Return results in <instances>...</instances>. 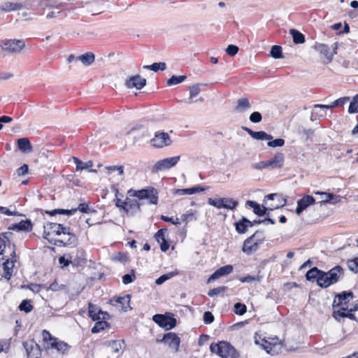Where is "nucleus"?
<instances>
[{
	"mask_svg": "<svg viewBox=\"0 0 358 358\" xmlns=\"http://www.w3.org/2000/svg\"><path fill=\"white\" fill-rule=\"evenodd\" d=\"M59 263L62 265L63 267H66L71 264L73 265L72 256H70L69 258H66L64 256L60 257L59 258Z\"/></svg>",
	"mask_w": 358,
	"mask_h": 358,
	"instance_id": "nucleus-61",
	"label": "nucleus"
},
{
	"mask_svg": "<svg viewBox=\"0 0 358 358\" xmlns=\"http://www.w3.org/2000/svg\"><path fill=\"white\" fill-rule=\"evenodd\" d=\"M141 203H138L136 200L127 198L124 201V206H123L124 209L122 211L129 216H133L141 211Z\"/></svg>",
	"mask_w": 358,
	"mask_h": 358,
	"instance_id": "nucleus-14",
	"label": "nucleus"
},
{
	"mask_svg": "<svg viewBox=\"0 0 358 358\" xmlns=\"http://www.w3.org/2000/svg\"><path fill=\"white\" fill-rule=\"evenodd\" d=\"M73 266H83L86 262L85 253L83 250H77L76 256H72Z\"/></svg>",
	"mask_w": 358,
	"mask_h": 358,
	"instance_id": "nucleus-29",
	"label": "nucleus"
},
{
	"mask_svg": "<svg viewBox=\"0 0 358 358\" xmlns=\"http://www.w3.org/2000/svg\"><path fill=\"white\" fill-rule=\"evenodd\" d=\"M157 343H164L176 352L178 350L180 339L176 333L169 332L164 334L162 339H157Z\"/></svg>",
	"mask_w": 358,
	"mask_h": 358,
	"instance_id": "nucleus-11",
	"label": "nucleus"
},
{
	"mask_svg": "<svg viewBox=\"0 0 358 358\" xmlns=\"http://www.w3.org/2000/svg\"><path fill=\"white\" fill-rule=\"evenodd\" d=\"M233 266L228 264L223 266L218 269H217L208 279V283H210L212 281H214L221 277L227 275L232 273L233 271Z\"/></svg>",
	"mask_w": 358,
	"mask_h": 358,
	"instance_id": "nucleus-17",
	"label": "nucleus"
},
{
	"mask_svg": "<svg viewBox=\"0 0 358 358\" xmlns=\"http://www.w3.org/2000/svg\"><path fill=\"white\" fill-rule=\"evenodd\" d=\"M161 220L164 222H171L173 224L176 225V226H178L180 224V222L179 221V218H178V217H176V220H174L173 217H169L168 216L162 215Z\"/></svg>",
	"mask_w": 358,
	"mask_h": 358,
	"instance_id": "nucleus-63",
	"label": "nucleus"
},
{
	"mask_svg": "<svg viewBox=\"0 0 358 358\" xmlns=\"http://www.w3.org/2000/svg\"><path fill=\"white\" fill-rule=\"evenodd\" d=\"M44 229H47V230H50L51 234L55 235H60V224L53 223V222H47L44 224Z\"/></svg>",
	"mask_w": 358,
	"mask_h": 358,
	"instance_id": "nucleus-41",
	"label": "nucleus"
},
{
	"mask_svg": "<svg viewBox=\"0 0 358 358\" xmlns=\"http://www.w3.org/2000/svg\"><path fill=\"white\" fill-rule=\"evenodd\" d=\"M167 229H161L158 230L157 232L155 234V239L159 243L166 241V239L165 238V233Z\"/></svg>",
	"mask_w": 358,
	"mask_h": 358,
	"instance_id": "nucleus-54",
	"label": "nucleus"
},
{
	"mask_svg": "<svg viewBox=\"0 0 358 358\" xmlns=\"http://www.w3.org/2000/svg\"><path fill=\"white\" fill-rule=\"evenodd\" d=\"M178 274V271H172V272H169V273L163 274L160 277H159L157 279H156L155 283L158 285H162L165 281H166L167 280L171 278L172 277H173Z\"/></svg>",
	"mask_w": 358,
	"mask_h": 358,
	"instance_id": "nucleus-42",
	"label": "nucleus"
},
{
	"mask_svg": "<svg viewBox=\"0 0 358 358\" xmlns=\"http://www.w3.org/2000/svg\"><path fill=\"white\" fill-rule=\"evenodd\" d=\"M350 100V98L348 96H344L339 98L332 102L331 104H329V108L330 109L334 108V107H338V106H343L344 104H345L348 101Z\"/></svg>",
	"mask_w": 358,
	"mask_h": 358,
	"instance_id": "nucleus-48",
	"label": "nucleus"
},
{
	"mask_svg": "<svg viewBox=\"0 0 358 358\" xmlns=\"http://www.w3.org/2000/svg\"><path fill=\"white\" fill-rule=\"evenodd\" d=\"M152 320L166 330L172 329L177 324L174 315L169 312H166L165 314H155L152 316Z\"/></svg>",
	"mask_w": 358,
	"mask_h": 358,
	"instance_id": "nucleus-5",
	"label": "nucleus"
},
{
	"mask_svg": "<svg viewBox=\"0 0 358 358\" xmlns=\"http://www.w3.org/2000/svg\"><path fill=\"white\" fill-rule=\"evenodd\" d=\"M99 310H100V309L96 305H94L91 303H89V306H88L89 317H90L92 320H101L100 313H99Z\"/></svg>",
	"mask_w": 358,
	"mask_h": 358,
	"instance_id": "nucleus-38",
	"label": "nucleus"
},
{
	"mask_svg": "<svg viewBox=\"0 0 358 358\" xmlns=\"http://www.w3.org/2000/svg\"><path fill=\"white\" fill-rule=\"evenodd\" d=\"M355 298L354 294L352 291H343L339 294H336L332 303L334 309L338 306H348L349 299H352Z\"/></svg>",
	"mask_w": 358,
	"mask_h": 358,
	"instance_id": "nucleus-12",
	"label": "nucleus"
},
{
	"mask_svg": "<svg viewBox=\"0 0 358 358\" xmlns=\"http://www.w3.org/2000/svg\"><path fill=\"white\" fill-rule=\"evenodd\" d=\"M251 104L248 98L242 97L238 99L237 106L234 108V110L237 113H243L246 110L250 108Z\"/></svg>",
	"mask_w": 358,
	"mask_h": 358,
	"instance_id": "nucleus-28",
	"label": "nucleus"
},
{
	"mask_svg": "<svg viewBox=\"0 0 358 358\" xmlns=\"http://www.w3.org/2000/svg\"><path fill=\"white\" fill-rule=\"evenodd\" d=\"M227 289H228L227 287H225V286L213 288L208 291V295L210 297H213V296H215L220 293L224 292L226 290H227Z\"/></svg>",
	"mask_w": 358,
	"mask_h": 358,
	"instance_id": "nucleus-53",
	"label": "nucleus"
},
{
	"mask_svg": "<svg viewBox=\"0 0 358 358\" xmlns=\"http://www.w3.org/2000/svg\"><path fill=\"white\" fill-rule=\"evenodd\" d=\"M180 156H175L172 157L165 158L162 160L157 161L152 166L151 171L152 173H157L160 171H165L170 169L175 166L180 160Z\"/></svg>",
	"mask_w": 358,
	"mask_h": 358,
	"instance_id": "nucleus-6",
	"label": "nucleus"
},
{
	"mask_svg": "<svg viewBox=\"0 0 358 358\" xmlns=\"http://www.w3.org/2000/svg\"><path fill=\"white\" fill-rule=\"evenodd\" d=\"M187 78L186 76H172L166 82L167 85L171 86L182 83Z\"/></svg>",
	"mask_w": 358,
	"mask_h": 358,
	"instance_id": "nucleus-44",
	"label": "nucleus"
},
{
	"mask_svg": "<svg viewBox=\"0 0 358 358\" xmlns=\"http://www.w3.org/2000/svg\"><path fill=\"white\" fill-rule=\"evenodd\" d=\"M24 348L26 350L27 358H39L41 351L39 345L33 339L23 343Z\"/></svg>",
	"mask_w": 358,
	"mask_h": 358,
	"instance_id": "nucleus-13",
	"label": "nucleus"
},
{
	"mask_svg": "<svg viewBox=\"0 0 358 358\" xmlns=\"http://www.w3.org/2000/svg\"><path fill=\"white\" fill-rule=\"evenodd\" d=\"M214 315L210 311H206L203 313V320L205 324H209L214 321Z\"/></svg>",
	"mask_w": 358,
	"mask_h": 358,
	"instance_id": "nucleus-58",
	"label": "nucleus"
},
{
	"mask_svg": "<svg viewBox=\"0 0 358 358\" xmlns=\"http://www.w3.org/2000/svg\"><path fill=\"white\" fill-rule=\"evenodd\" d=\"M348 266L349 269L354 273L358 272V263L356 261V258L348 261Z\"/></svg>",
	"mask_w": 358,
	"mask_h": 358,
	"instance_id": "nucleus-60",
	"label": "nucleus"
},
{
	"mask_svg": "<svg viewBox=\"0 0 358 358\" xmlns=\"http://www.w3.org/2000/svg\"><path fill=\"white\" fill-rule=\"evenodd\" d=\"M130 299L131 296L129 294H127L124 296L113 297L110 299V303L113 306L119 305L118 307L122 310L127 312L128 309H131L129 306Z\"/></svg>",
	"mask_w": 358,
	"mask_h": 358,
	"instance_id": "nucleus-16",
	"label": "nucleus"
},
{
	"mask_svg": "<svg viewBox=\"0 0 358 358\" xmlns=\"http://www.w3.org/2000/svg\"><path fill=\"white\" fill-rule=\"evenodd\" d=\"M125 85L127 88L141 90L146 85V79L139 75L132 76L126 79Z\"/></svg>",
	"mask_w": 358,
	"mask_h": 358,
	"instance_id": "nucleus-15",
	"label": "nucleus"
},
{
	"mask_svg": "<svg viewBox=\"0 0 358 358\" xmlns=\"http://www.w3.org/2000/svg\"><path fill=\"white\" fill-rule=\"evenodd\" d=\"M134 196L139 199H149V203L150 204L155 205L158 202V192L153 187H148L138 190L135 192Z\"/></svg>",
	"mask_w": 358,
	"mask_h": 358,
	"instance_id": "nucleus-8",
	"label": "nucleus"
},
{
	"mask_svg": "<svg viewBox=\"0 0 358 358\" xmlns=\"http://www.w3.org/2000/svg\"><path fill=\"white\" fill-rule=\"evenodd\" d=\"M1 50H6L12 53H19L24 48L25 43L23 40L10 39L2 41Z\"/></svg>",
	"mask_w": 358,
	"mask_h": 358,
	"instance_id": "nucleus-9",
	"label": "nucleus"
},
{
	"mask_svg": "<svg viewBox=\"0 0 358 358\" xmlns=\"http://www.w3.org/2000/svg\"><path fill=\"white\" fill-rule=\"evenodd\" d=\"M136 279L135 271L134 269L131 270L130 273L125 274L122 276V282L124 285H128L132 282H134Z\"/></svg>",
	"mask_w": 358,
	"mask_h": 358,
	"instance_id": "nucleus-51",
	"label": "nucleus"
},
{
	"mask_svg": "<svg viewBox=\"0 0 358 358\" xmlns=\"http://www.w3.org/2000/svg\"><path fill=\"white\" fill-rule=\"evenodd\" d=\"M19 309L26 313H30L33 310V306L31 301L29 299H24L19 305Z\"/></svg>",
	"mask_w": 358,
	"mask_h": 358,
	"instance_id": "nucleus-46",
	"label": "nucleus"
},
{
	"mask_svg": "<svg viewBox=\"0 0 358 358\" xmlns=\"http://www.w3.org/2000/svg\"><path fill=\"white\" fill-rule=\"evenodd\" d=\"M73 159L76 164V171H83V169H89L90 172H96V170L92 169L93 166V162L92 161H88L87 162H83L78 157H73Z\"/></svg>",
	"mask_w": 358,
	"mask_h": 358,
	"instance_id": "nucleus-26",
	"label": "nucleus"
},
{
	"mask_svg": "<svg viewBox=\"0 0 358 358\" xmlns=\"http://www.w3.org/2000/svg\"><path fill=\"white\" fill-rule=\"evenodd\" d=\"M181 220L182 222H185L186 223H187L188 222L196 220V217L195 216L194 213L190 212V213H187L182 214L181 215Z\"/></svg>",
	"mask_w": 358,
	"mask_h": 358,
	"instance_id": "nucleus-57",
	"label": "nucleus"
},
{
	"mask_svg": "<svg viewBox=\"0 0 358 358\" xmlns=\"http://www.w3.org/2000/svg\"><path fill=\"white\" fill-rule=\"evenodd\" d=\"M195 191L194 189H192V187L189 188H185V189H174V194L176 195H185V194H193L194 192Z\"/></svg>",
	"mask_w": 358,
	"mask_h": 358,
	"instance_id": "nucleus-55",
	"label": "nucleus"
},
{
	"mask_svg": "<svg viewBox=\"0 0 358 358\" xmlns=\"http://www.w3.org/2000/svg\"><path fill=\"white\" fill-rule=\"evenodd\" d=\"M9 230H13L17 231H29L32 229L31 221L29 219L21 220L18 223L13 224L8 227Z\"/></svg>",
	"mask_w": 358,
	"mask_h": 358,
	"instance_id": "nucleus-20",
	"label": "nucleus"
},
{
	"mask_svg": "<svg viewBox=\"0 0 358 358\" xmlns=\"http://www.w3.org/2000/svg\"><path fill=\"white\" fill-rule=\"evenodd\" d=\"M210 350L221 358H238L239 357L237 350L229 342L224 341L211 343Z\"/></svg>",
	"mask_w": 358,
	"mask_h": 358,
	"instance_id": "nucleus-3",
	"label": "nucleus"
},
{
	"mask_svg": "<svg viewBox=\"0 0 358 358\" xmlns=\"http://www.w3.org/2000/svg\"><path fill=\"white\" fill-rule=\"evenodd\" d=\"M50 348L56 349L59 352L64 354L69 350L70 345L64 341H59L58 338H57L51 343Z\"/></svg>",
	"mask_w": 358,
	"mask_h": 358,
	"instance_id": "nucleus-30",
	"label": "nucleus"
},
{
	"mask_svg": "<svg viewBox=\"0 0 358 358\" xmlns=\"http://www.w3.org/2000/svg\"><path fill=\"white\" fill-rule=\"evenodd\" d=\"M249 120L253 123H259L262 120V115L259 112L255 111L250 114Z\"/></svg>",
	"mask_w": 358,
	"mask_h": 358,
	"instance_id": "nucleus-56",
	"label": "nucleus"
},
{
	"mask_svg": "<svg viewBox=\"0 0 358 358\" xmlns=\"http://www.w3.org/2000/svg\"><path fill=\"white\" fill-rule=\"evenodd\" d=\"M250 226V220L245 217H242L241 220L234 223L236 232L239 234H244L247 232Z\"/></svg>",
	"mask_w": 358,
	"mask_h": 358,
	"instance_id": "nucleus-23",
	"label": "nucleus"
},
{
	"mask_svg": "<svg viewBox=\"0 0 358 358\" xmlns=\"http://www.w3.org/2000/svg\"><path fill=\"white\" fill-rule=\"evenodd\" d=\"M11 261L8 259L6 261L3 263V273L2 276L8 280H9L13 273V267L14 266V262L16 261V259H13L15 257L11 256Z\"/></svg>",
	"mask_w": 358,
	"mask_h": 358,
	"instance_id": "nucleus-25",
	"label": "nucleus"
},
{
	"mask_svg": "<svg viewBox=\"0 0 358 358\" xmlns=\"http://www.w3.org/2000/svg\"><path fill=\"white\" fill-rule=\"evenodd\" d=\"M251 237H253L254 241L257 243L258 246L263 243L264 241V231H256Z\"/></svg>",
	"mask_w": 358,
	"mask_h": 358,
	"instance_id": "nucleus-52",
	"label": "nucleus"
},
{
	"mask_svg": "<svg viewBox=\"0 0 358 358\" xmlns=\"http://www.w3.org/2000/svg\"><path fill=\"white\" fill-rule=\"evenodd\" d=\"M43 340L48 345L47 348L51 347V343L53 342L54 340H56L57 338L53 337L48 331L43 330L42 332Z\"/></svg>",
	"mask_w": 358,
	"mask_h": 358,
	"instance_id": "nucleus-50",
	"label": "nucleus"
},
{
	"mask_svg": "<svg viewBox=\"0 0 358 358\" xmlns=\"http://www.w3.org/2000/svg\"><path fill=\"white\" fill-rule=\"evenodd\" d=\"M76 59L80 61L85 66H90L94 62L95 55L92 52H87L76 57Z\"/></svg>",
	"mask_w": 358,
	"mask_h": 358,
	"instance_id": "nucleus-34",
	"label": "nucleus"
},
{
	"mask_svg": "<svg viewBox=\"0 0 358 358\" xmlns=\"http://www.w3.org/2000/svg\"><path fill=\"white\" fill-rule=\"evenodd\" d=\"M23 8L20 3L5 2L0 6V9L5 12L17 10Z\"/></svg>",
	"mask_w": 358,
	"mask_h": 358,
	"instance_id": "nucleus-33",
	"label": "nucleus"
},
{
	"mask_svg": "<svg viewBox=\"0 0 358 358\" xmlns=\"http://www.w3.org/2000/svg\"><path fill=\"white\" fill-rule=\"evenodd\" d=\"M315 202V198L311 195H306L297 201V207L296 208V213L299 215L310 205L314 204Z\"/></svg>",
	"mask_w": 358,
	"mask_h": 358,
	"instance_id": "nucleus-18",
	"label": "nucleus"
},
{
	"mask_svg": "<svg viewBox=\"0 0 358 358\" xmlns=\"http://www.w3.org/2000/svg\"><path fill=\"white\" fill-rule=\"evenodd\" d=\"M338 310H334L332 313V317L338 322H341L342 318L346 317V313L348 310V306H339Z\"/></svg>",
	"mask_w": 358,
	"mask_h": 358,
	"instance_id": "nucleus-36",
	"label": "nucleus"
},
{
	"mask_svg": "<svg viewBox=\"0 0 358 358\" xmlns=\"http://www.w3.org/2000/svg\"><path fill=\"white\" fill-rule=\"evenodd\" d=\"M111 352L118 353L121 349L124 346V342L123 340L119 341H106L104 343Z\"/></svg>",
	"mask_w": 358,
	"mask_h": 358,
	"instance_id": "nucleus-27",
	"label": "nucleus"
},
{
	"mask_svg": "<svg viewBox=\"0 0 358 358\" xmlns=\"http://www.w3.org/2000/svg\"><path fill=\"white\" fill-rule=\"evenodd\" d=\"M259 248L257 243L254 241L253 237H248L243 243V252L247 255H250L256 252Z\"/></svg>",
	"mask_w": 358,
	"mask_h": 358,
	"instance_id": "nucleus-22",
	"label": "nucleus"
},
{
	"mask_svg": "<svg viewBox=\"0 0 358 358\" xmlns=\"http://www.w3.org/2000/svg\"><path fill=\"white\" fill-rule=\"evenodd\" d=\"M29 166L27 164H23L20 168L17 169V173L19 176H24L28 173Z\"/></svg>",
	"mask_w": 358,
	"mask_h": 358,
	"instance_id": "nucleus-64",
	"label": "nucleus"
},
{
	"mask_svg": "<svg viewBox=\"0 0 358 358\" xmlns=\"http://www.w3.org/2000/svg\"><path fill=\"white\" fill-rule=\"evenodd\" d=\"M267 161L269 170L280 169L283 166L285 162L284 154L282 152H276L273 158Z\"/></svg>",
	"mask_w": 358,
	"mask_h": 358,
	"instance_id": "nucleus-19",
	"label": "nucleus"
},
{
	"mask_svg": "<svg viewBox=\"0 0 358 358\" xmlns=\"http://www.w3.org/2000/svg\"><path fill=\"white\" fill-rule=\"evenodd\" d=\"M143 68L157 72L159 70L164 71L166 69V64L164 62H155L151 65H145Z\"/></svg>",
	"mask_w": 358,
	"mask_h": 358,
	"instance_id": "nucleus-40",
	"label": "nucleus"
},
{
	"mask_svg": "<svg viewBox=\"0 0 358 358\" xmlns=\"http://www.w3.org/2000/svg\"><path fill=\"white\" fill-rule=\"evenodd\" d=\"M234 313L238 315H243L247 311V307L245 304L237 302L234 304Z\"/></svg>",
	"mask_w": 358,
	"mask_h": 358,
	"instance_id": "nucleus-49",
	"label": "nucleus"
},
{
	"mask_svg": "<svg viewBox=\"0 0 358 358\" xmlns=\"http://www.w3.org/2000/svg\"><path fill=\"white\" fill-rule=\"evenodd\" d=\"M343 268L337 265L327 272L314 266L306 272L305 277L306 280L311 282H316L320 287L324 289L336 283L341 278L343 277Z\"/></svg>",
	"mask_w": 358,
	"mask_h": 358,
	"instance_id": "nucleus-1",
	"label": "nucleus"
},
{
	"mask_svg": "<svg viewBox=\"0 0 358 358\" xmlns=\"http://www.w3.org/2000/svg\"><path fill=\"white\" fill-rule=\"evenodd\" d=\"M95 321H96V323H95L94 326L93 327V328L92 329V333H93V334L99 333L101 331L110 327V324L108 322H107L106 321L101 320H95Z\"/></svg>",
	"mask_w": 358,
	"mask_h": 358,
	"instance_id": "nucleus-39",
	"label": "nucleus"
},
{
	"mask_svg": "<svg viewBox=\"0 0 358 358\" xmlns=\"http://www.w3.org/2000/svg\"><path fill=\"white\" fill-rule=\"evenodd\" d=\"M348 113L351 114L358 113V94H356L350 101Z\"/></svg>",
	"mask_w": 358,
	"mask_h": 358,
	"instance_id": "nucleus-47",
	"label": "nucleus"
},
{
	"mask_svg": "<svg viewBox=\"0 0 358 358\" xmlns=\"http://www.w3.org/2000/svg\"><path fill=\"white\" fill-rule=\"evenodd\" d=\"M13 235V233L10 231L0 234L1 238L8 244V248L12 250L10 256L15 257V245L10 242Z\"/></svg>",
	"mask_w": 358,
	"mask_h": 358,
	"instance_id": "nucleus-31",
	"label": "nucleus"
},
{
	"mask_svg": "<svg viewBox=\"0 0 358 358\" xmlns=\"http://www.w3.org/2000/svg\"><path fill=\"white\" fill-rule=\"evenodd\" d=\"M238 47L235 45H229L226 49V52L229 55V56H235L238 52Z\"/></svg>",
	"mask_w": 358,
	"mask_h": 358,
	"instance_id": "nucleus-59",
	"label": "nucleus"
},
{
	"mask_svg": "<svg viewBox=\"0 0 358 358\" xmlns=\"http://www.w3.org/2000/svg\"><path fill=\"white\" fill-rule=\"evenodd\" d=\"M275 199H278L279 201L278 203L276 204H268V206L262 205L261 206L258 203L254 201L248 200L246 201V206H250L253 208V212L255 215L258 216H264L267 214L268 210H273L275 209H278L279 208L283 207L287 203V199L283 197L282 194H269L265 196V199L267 200H274ZM267 205V203H266Z\"/></svg>",
	"mask_w": 358,
	"mask_h": 358,
	"instance_id": "nucleus-2",
	"label": "nucleus"
},
{
	"mask_svg": "<svg viewBox=\"0 0 358 358\" xmlns=\"http://www.w3.org/2000/svg\"><path fill=\"white\" fill-rule=\"evenodd\" d=\"M111 259L114 262H120L121 263H126L129 262V257L127 252H119L114 254L111 257Z\"/></svg>",
	"mask_w": 358,
	"mask_h": 358,
	"instance_id": "nucleus-43",
	"label": "nucleus"
},
{
	"mask_svg": "<svg viewBox=\"0 0 358 358\" xmlns=\"http://www.w3.org/2000/svg\"><path fill=\"white\" fill-rule=\"evenodd\" d=\"M201 84H195L189 87V98L187 101V103L190 104L194 102L193 99L196 96L201 92Z\"/></svg>",
	"mask_w": 358,
	"mask_h": 358,
	"instance_id": "nucleus-37",
	"label": "nucleus"
},
{
	"mask_svg": "<svg viewBox=\"0 0 358 358\" xmlns=\"http://www.w3.org/2000/svg\"><path fill=\"white\" fill-rule=\"evenodd\" d=\"M313 48L320 52L321 55L325 56L327 62L329 63L332 61L334 53L330 52L329 48L327 45L324 43H315Z\"/></svg>",
	"mask_w": 358,
	"mask_h": 358,
	"instance_id": "nucleus-21",
	"label": "nucleus"
},
{
	"mask_svg": "<svg viewBox=\"0 0 358 358\" xmlns=\"http://www.w3.org/2000/svg\"><path fill=\"white\" fill-rule=\"evenodd\" d=\"M241 129L246 131L252 138L258 141H268L267 145L271 148L282 147L285 145V140L276 138L273 140V136L264 131H255L251 129L243 126Z\"/></svg>",
	"mask_w": 358,
	"mask_h": 358,
	"instance_id": "nucleus-4",
	"label": "nucleus"
},
{
	"mask_svg": "<svg viewBox=\"0 0 358 358\" xmlns=\"http://www.w3.org/2000/svg\"><path fill=\"white\" fill-rule=\"evenodd\" d=\"M270 55L274 59L282 58V47L277 45H273L270 51Z\"/></svg>",
	"mask_w": 358,
	"mask_h": 358,
	"instance_id": "nucleus-45",
	"label": "nucleus"
},
{
	"mask_svg": "<svg viewBox=\"0 0 358 358\" xmlns=\"http://www.w3.org/2000/svg\"><path fill=\"white\" fill-rule=\"evenodd\" d=\"M289 34L292 37L293 42L294 44H302L305 43V36L299 31L295 29H289Z\"/></svg>",
	"mask_w": 358,
	"mask_h": 358,
	"instance_id": "nucleus-35",
	"label": "nucleus"
},
{
	"mask_svg": "<svg viewBox=\"0 0 358 358\" xmlns=\"http://www.w3.org/2000/svg\"><path fill=\"white\" fill-rule=\"evenodd\" d=\"M150 143L155 148H162L169 146L172 143V141L168 133L164 131H157L155 136L151 139Z\"/></svg>",
	"mask_w": 358,
	"mask_h": 358,
	"instance_id": "nucleus-10",
	"label": "nucleus"
},
{
	"mask_svg": "<svg viewBox=\"0 0 358 358\" xmlns=\"http://www.w3.org/2000/svg\"><path fill=\"white\" fill-rule=\"evenodd\" d=\"M254 169L262 170L264 169H268V161H262L252 165Z\"/></svg>",
	"mask_w": 358,
	"mask_h": 358,
	"instance_id": "nucleus-62",
	"label": "nucleus"
},
{
	"mask_svg": "<svg viewBox=\"0 0 358 358\" xmlns=\"http://www.w3.org/2000/svg\"><path fill=\"white\" fill-rule=\"evenodd\" d=\"M208 203L217 208H223L229 210H234L237 207L238 202L232 198H209L208 199Z\"/></svg>",
	"mask_w": 358,
	"mask_h": 358,
	"instance_id": "nucleus-7",
	"label": "nucleus"
},
{
	"mask_svg": "<svg viewBox=\"0 0 358 358\" xmlns=\"http://www.w3.org/2000/svg\"><path fill=\"white\" fill-rule=\"evenodd\" d=\"M17 148L22 152L28 153L32 151L33 148L28 138L24 137L17 140Z\"/></svg>",
	"mask_w": 358,
	"mask_h": 358,
	"instance_id": "nucleus-24",
	"label": "nucleus"
},
{
	"mask_svg": "<svg viewBox=\"0 0 358 358\" xmlns=\"http://www.w3.org/2000/svg\"><path fill=\"white\" fill-rule=\"evenodd\" d=\"M315 194H319L322 195V200L321 201V203H336L340 201V196L335 195L334 194L331 193H326V192H315Z\"/></svg>",
	"mask_w": 358,
	"mask_h": 358,
	"instance_id": "nucleus-32",
	"label": "nucleus"
}]
</instances>
